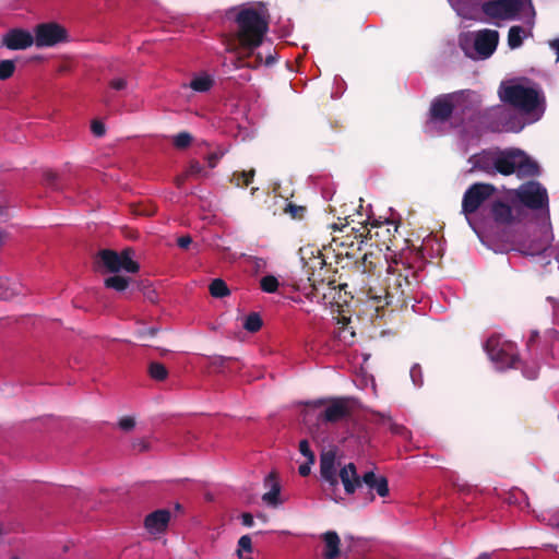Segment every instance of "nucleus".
<instances>
[{
    "instance_id": "a18cd8bd",
    "label": "nucleus",
    "mask_w": 559,
    "mask_h": 559,
    "mask_svg": "<svg viewBox=\"0 0 559 559\" xmlns=\"http://www.w3.org/2000/svg\"><path fill=\"white\" fill-rule=\"evenodd\" d=\"M382 419L384 420L385 417L382 416ZM386 420L389 421V428L392 433L404 436L407 432V429L404 426L392 423L390 417H386Z\"/></svg>"
},
{
    "instance_id": "c756f323",
    "label": "nucleus",
    "mask_w": 559,
    "mask_h": 559,
    "mask_svg": "<svg viewBox=\"0 0 559 559\" xmlns=\"http://www.w3.org/2000/svg\"><path fill=\"white\" fill-rule=\"evenodd\" d=\"M147 372L150 377L155 381H164L168 377V370L166 366L158 361L150 362Z\"/></svg>"
},
{
    "instance_id": "f8f14e48",
    "label": "nucleus",
    "mask_w": 559,
    "mask_h": 559,
    "mask_svg": "<svg viewBox=\"0 0 559 559\" xmlns=\"http://www.w3.org/2000/svg\"><path fill=\"white\" fill-rule=\"evenodd\" d=\"M35 45L52 47L67 39V29L57 23H43L35 28Z\"/></svg>"
},
{
    "instance_id": "39448f33",
    "label": "nucleus",
    "mask_w": 559,
    "mask_h": 559,
    "mask_svg": "<svg viewBox=\"0 0 559 559\" xmlns=\"http://www.w3.org/2000/svg\"><path fill=\"white\" fill-rule=\"evenodd\" d=\"M313 407L325 406L319 414L318 420L324 424H336L348 419L354 412V400L346 396L319 399L311 402Z\"/></svg>"
},
{
    "instance_id": "49530a36",
    "label": "nucleus",
    "mask_w": 559,
    "mask_h": 559,
    "mask_svg": "<svg viewBox=\"0 0 559 559\" xmlns=\"http://www.w3.org/2000/svg\"><path fill=\"white\" fill-rule=\"evenodd\" d=\"M411 378L415 385L421 386L423 385V379H421V369L419 366L415 365L411 369Z\"/></svg>"
},
{
    "instance_id": "cd10ccee",
    "label": "nucleus",
    "mask_w": 559,
    "mask_h": 559,
    "mask_svg": "<svg viewBox=\"0 0 559 559\" xmlns=\"http://www.w3.org/2000/svg\"><path fill=\"white\" fill-rule=\"evenodd\" d=\"M43 185L53 191H61L63 189L59 175L50 169H46L43 173Z\"/></svg>"
},
{
    "instance_id": "5fc2aeb1",
    "label": "nucleus",
    "mask_w": 559,
    "mask_h": 559,
    "mask_svg": "<svg viewBox=\"0 0 559 559\" xmlns=\"http://www.w3.org/2000/svg\"><path fill=\"white\" fill-rule=\"evenodd\" d=\"M543 521H546L545 516L543 518ZM547 521L550 526L559 527V509L550 514Z\"/></svg>"
},
{
    "instance_id": "3c124183",
    "label": "nucleus",
    "mask_w": 559,
    "mask_h": 559,
    "mask_svg": "<svg viewBox=\"0 0 559 559\" xmlns=\"http://www.w3.org/2000/svg\"><path fill=\"white\" fill-rule=\"evenodd\" d=\"M192 243V238L189 235L181 236L177 239V245L181 249H188Z\"/></svg>"
},
{
    "instance_id": "13d9d810",
    "label": "nucleus",
    "mask_w": 559,
    "mask_h": 559,
    "mask_svg": "<svg viewBox=\"0 0 559 559\" xmlns=\"http://www.w3.org/2000/svg\"><path fill=\"white\" fill-rule=\"evenodd\" d=\"M549 46H550L551 49L555 50V52L557 55L556 61L559 62V38H556V39L551 40L549 43Z\"/></svg>"
},
{
    "instance_id": "0e129e2a",
    "label": "nucleus",
    "mask_w": 559,
    "mask_h": 559,
    "mask_svg": "<svg viewBox=\"0 0 559 559\" xmlns=\"http://www.w3.org/2000/svg\"><path fill=\"white\" fill-rule=\"evenodd\" d=\"M390 223L386 222L385 224H382L378 221H374L372 224H371V228H377V229H383L384 226L389 225Z\"/></svg>"
},
{
    "instance_id": "c9c22d12",
    "label": "nucleus",
    "mask_w": 559,
    "mask_h": 559,
    "mask_svg": "<svg viewBox=\"0 0 559 559\" xmlns=\"http://www.w3.org/2000/svg\"><path fill=\"white\" fill-rule=\"evenodd\" d=\"M192 142V136L189 132H180L174 136L173 144L175 147L182 150L188 147Z\"/></svg>"
},
{
    "instance_id": "bb28decb",
    "label": "nucleus",
    "mask_w": 559,
    "mask_h": 559,
    "mask_svg": "<svg viewBox=\"0 0 559 559\" xmlns=\"http://www.w3.org/2000/svg\"><path fill=\"white\" fill-rule=\"evenodd\" d=\"M213 84H214L213 79L210 75L205 74L202 76L194 78L189 83V87L195 92L204 93V92L210 91L211 87L213 86Z\"/></svg>"
},
{
    "instance_id": "72a5a7b5",
    "label": "nucleus",
    "mask_w": 559,
    "mask_h": 559,
    "mask_svg": "<svg viewBox=\"0 0 559 559\" xmlns=\"http://www.w3.org/2000/svg\"><path fill=\"white\" fill-rule=\"evenodd\" d=\"M280 286L278 280L273 275L263 276L260 281V287L263 292L272 294L277 290Z\"/></svg>"
},
{
    "instance_id": "8fccbe9b",
    "label": "nucleus",
    "mask_w": 559,
    "mask_h": 559,
    "mask_svg": "<svg viewBox=\"0 0 559 559\" xmlns=\"http://www.w3.org/2000/svg\"><path fill=\"white\" fill-rule=\"evenodd\" d=\"M547 300L551 304L554 311V321L556 324H559V301L552 297H548Z\"/></svg>"
},
{
    "instance_id": "f257e3e1",
    "label": "nucleus",
    "mask_w": 559,
    "mask_h": 559,
    "mask_svg": "<svg viewBox=\"0 0 559 559\" xmlns=\"http://www.w3.org/2000/svg\"><path fill=\"white\" fill-rule=\"evenodd\" d=\"M235 13L234 22L237 25L236 38L242 49L252 53L260 47L269 31L267 20L253 8L231 9L228 15Z\"/></svg>"
},
{
    "instance_id": "20e7f679",
    "label": "nucleus",
    "mask_w": 559,
    "mask_h": 559,
    "mask_svg": "<svg viewBox=\"0 0 559 559\" xmlns=\"http://www.w3.org/2000/svg\"><path fill=\"white\" fill-rule=\"evenodd\" d=\"M340 480L347 495H354L362 484L370 490H374L382 498L389 496L390 492L386 477L377 476L372 471H368L362 476H359L354 463L345 464L340 469Z\"/></svg>"
},
{
    "instance_id": "69168bd1",
    "label": "nucleus",
    "mask_w": 559,
    "mask_h": 559,
    "mask_svg": "<svg viewBox=\"0 0 559 559\" xmlns=\"http://www.w3.org/2000/svg\"><path fill=\"white\" fill-rule=\"evenodd\" d=\"M345 221H347V218H345ZM347 226H348V222H346L345 224H342V226H341V227H338V225H337V224H333V225H332V228H333L334 230L344 231V229H345V228H347Z\"/></svg>"
},
{
    "instance_id": "37998d69",
    "label": "nucleus",
    "mask_w": 559,
    "mask_h": 559,
    "mask_svg": "<svg viewBox=\"0 0 559 559\" xmlns=\"http://www.w3.org/2000/svg\"><path fill=\"white\" fill-rule=\"evenodd\" d=\"M234 360L231 357L215 356L211 360V366L217 370L223 369L227 362Z\"/></svg>"
},
{
    "instance_id": "ea45409f",
    "label": "nucleus",
    "mask_w": 559,
    "mask_h": 559,
    "mask_svg": "<svg viewBox=\"0 0 559 559\" xmlns=\"http://www.w3.org/2000/svg\"><path fill=\"white\" fill-rule=\"evenodd\" d=\"M242 551L252 552V540L249 535H243L238 540L237 555L239 558L242 557Z\"/></svg>"
},
{
    "instance_id": "774afa93",
    "label": "nucleus",
    "mask_w": 559,
    "mask_h": 559,
    "mask_svg": "<svg viewBox=\"0 0 559 559\" xmlns=\"http://www.w3.org/2000/svg\"><path fill=\"white\" fill-rule=\"evenodd\" d=\"M476 559H491V555L488 552H483Z\"/></svg>"
},
{
    "instance_id": "864d4df0",
    "label": "nucleus",
    "mask_w": 559,
    "mask_h": 559,
    "mask_svg": "<svg viewBox=\"0 0 559 559\" xmlns=\"http://www.w3.org/2000/svg\"><path fill=\"white\" fill-rule=\"evenodd\" d=\"M313 463H309V461L300 464L299 467H298L299 475L302 476V477H307L310 474V472H311V465Z\"/></svg>"
},
{
    "instance_id": "9d476101",
    "label": "nucleus",
    "mask_w": 559,
    "mask_h": 559,
    "mask_svg": "<svg viewBox=\"0 0 559 559\" xmlns=\"http://www.w3.org/2000/svg\"><path fill=\"white\" fill-rule=\"evenodd\" d=\"M523 8L522 0H489L481 3V12L490 20H515Z\"/></svg>"
},
{
    "instance_id": "bf43d9fd",
    "label": "nucleus",
    "mask_w": 559,
    "mask_h": 559,
    "mask_svg": "<svg viewBox=\"0 0 559 559\" xmlns=\"http://www.w3.org/2000/svg\"><path fill=\"white\" fill-rule=\"evenodd\" d=\"M188 177H189V176L187 175V173H186V174H183V175H181V176H178V177L176 178V180H175L176 186H177L178 188H181V187L183 186V183H185V181L187 180V178H188Z\"/></svg>"
},
{
    "instance_id": "4d7b16f0",
    "label": "nucleus",
    "mask_w": 559,
    "mask_h": 559,
    "mask_svg": "<svg viewBox=\"0 0 559 559\" xmlns=\"http://www.w3.org/2000/svg\"><path fill=\"white\" fill-rule=\"evenodd\" d=\"M241 522L245 526L251 527L254 523L253 515L251 513L245 512L241 514Z\"/></svg>"
},
{
    "instance_id": "c03bdc74",
    "label": "nucleus",
    "mask_w": 559,
    "mask_h": 559,
    "mask_svg": "<svg viewBox=\"0 0 559 559\" xmlns=\"http://www.w3.org/2000/svg\"><path fill=\"white\" fill-rule=\"evenodd\" d=\"M93 134L97 138H102L106 133L105 124L99 120H93L91 124Z\"/></svg>"
},
{
    "instance_id": "dca6fc26",
    "label": "nucleus",
    "mask_w": 559,
    "mask_h": 559,
    "mask_svg": "<svg viewBox=\"0 0 559 559\" xmlns=\"http://www.w3.org/2000/svg\"><path fill=\"white\" fill-rule=\"evenodd\" d=\"M35 43L33 34L23 28H13L5 33L2 44L11 50H22Z\"/></svg>"
},
{
    "instance_id": "338daca9",
    "label": "nucleus",
    "mask_w": 559,
    "mask_h": 559,
    "mask_svg": "<svg viewBox=\"0 0 559 559\" xmlns=\"http://www.w3.org/2000/svg\"><path fill=\"white\" fill-rule=\"evenodd\" d=\"M526 1H527L528 7H530V10H531V21H530V23L533 24V20L535 17V10H534L532 0H526Z\"/></svg>"
},
{
    "instance_id": "09e8293b",
    "label": "nucleus",
    "mask_w": 559,
    "mask_h": 559,
    "mask_svg": "<svg viewBox=\"0 0 559 559\" xmlns=\"http://www.w3.org/2000/svg\"><path fill=\"white\" fill-rule=\"evenodd\" d=\"M222 156H223V154L218 153V152L210 153L206 157L209 167L214 168L217 165V163Z\"/></svg>"
},
{
    "instance_id": "f704fd0d",
    "label": "nucleus",
    "mask_w": 559,
    "mask_h": 559,
    "mask_svg": "<svg viewBox=\"0 0 559 559\" xmlns=\"http://www.w3.org/2000/svg\"><path fill=\"white\" fill-rule=\"evenodd\" d=\"M15 71V62L13 60H1L0 61V80L5 81L10 79Z\"/></svg>"
},
{
    "instance_id": "603ef678",
    "label": "nucleus",
    "mask_w": 559,
    "mask_h": 559,
    "mask_svg": "<svg viewBox=\"0 0 559 559\" xmlns=\"http://www.w3.org/2000/svg\"><path fill=\"white\" fill-rule=\"evenodd\" d=\"M132 447L134 450H136L139 452H144V451L148 450L150 444L146 440L141 439V440L134 441Z\"/></svg>"
},
{
    "instance_id": "1a4fd4ad",
    "label": "nucleus",
    "mask_w": 559,
    "mask_h": 559,
    "mask_svg": "<svg viewBox=\"0 0 559 559\" xmlns=\"http://www.w3.org/2000/svg\"><path fill=\"white\" fill-rule=\"evenodd\" d=\"M495 191L496 188L491 183L476 182L469 186L462 199V213L465 217L468 219L476 213Z\"/></svg>"
},
{
    "instance_id": "6ab92c4d",
    "label": "nucleus",
    "mask_w": 559,
    "mask_h": 559,
    "mask_svg": "<svg viewBox=\"0 0 559 559\" xmlns=\"http://www.w3.org/2000/svg\"><path fill=\"white\" fill-rule=\"evenodd\" d=\"M490 215L497 224L501 225H508L514 221L512 207L500 200H496L490 204Z\"/></svg>"
},
{
    "instance_id": "aec40b11",
    "label": "nucleus",
    "mask_w": 559,
    "mask_h": 559,
    "mask_svg": "<svg viewBox=\"0 0 559 559\" xmlns=\"http://www.w3.org/2000/svg\"><path fill=\"white\" fill-rule=\"evenodd\" d=\"M325 264V260L321 253L313 255L306 262L305 266L307 267L308 281L311 283V286L316 287L317 283L324 281L321 271H323Z\"/></svg>"
},
{
    "instance_id": "423d86ee",
    "label": "nucleus",
    "mask_w": 559,
    "mask_h": 559,
    "mask_svg": "<svg viewBox=\"0 0 559 559\" xmlns=\"http://www.w3.org/2000/svg\"><path fill=\"white\" fill-rule=\"evenodd\" d=\"M132 250L127 248L120 253L111 249H102L96 255V263L104 267L105 272L117 274L121 271L138 273L140 265L131 258Z\"/></svg>"
},
{
    "instance_id": "6e6d98bb",
    "label": "nucleus",
    "mask_w": 559,
    "mask_h": 559,
    "mask_svg": "<svg viewBox=\"0 0 559 559\" xmlns=\"http://www.w3.org/2000/svg\"><path fill=\"white\" fill-rule=\"evenodd\" d=\"M158 332V329L157 328H147V329H142L141 331H139V336L140 337H154Z\"/></svg>"
},
{
    "instance_id": "ddd939ff",
    "label": "nucleus",
    "mask_w": 559,
    "mask_h": 559,
    "mask_svg": "<svg viewBox=\"0 0 559 559\" xmlns=\"http://www.w3.org/2000/svg\"><path fill=\"white\" fill-rule=\"evenodd\" d=\"M457 93L442 94L436 97L430 105V118L433 121L445 122L454 110V100Z\"/></svg>"
},
{
    "instance_id": "4468645a",
    "label": "nucleus",
    "mask_w": 559,
    "mask_h": 559,
    "mask_svg": "<svg viewBox=\"0 0 559 559\" xmlns=\"http://www.w3.org/2000/svg\"><path fill=\"white\" fill-rule=\"evenodd\" d=\"M499 43V33L495 29H481L475 34L474 49L478 56L489 58L497 49Z\"/></svg>"
},
{
    "instance_id": "680f3d73",
    "label": "nucleus",
    "mask_w": 559,
    "mask_h": 559,
    "mask_svg": "<svg viewBox=\"0 0 559 559\" xmlns=\"http://www.w3.org/2000/svg\"><path fill=\"white\" fill-rule=\"evenodd\" d=\"M537 336H538V333L536 331L532 332V334H531V336H530V338L527 341V344H526L527 347H531L534 344V342L536 341Z\"/></svg>"
},
{
    "instance_id": "a19ab883",
    "label": "nucleus",
    "mask_w": 559,
    "mask_h": 559,
    "mask_svg": "<svg viewBox=\"0 0 559 559\" xmlns=\"http://www.w3.org/2000/svg\"><path fill=\"white\" fill-rule=\"evenodd\" d=\"M128 80L124 76H117L109 80L108 85L111 90L117 92L124 91L128 87Z\"/></svg>"
},
{
    "instance_id": "a211bd4d",
    "label": "nucleus",
    "mask_w": 559,
    "mask_h": 559,
    "mask_svg": "<svg viewBox=\"0 0 559 559\" xmlns=\"http://www.w3.org/2000/svg\"><path fill=\"white\" fill-rule=\"evenodd\" d=\"M264 486L270 487V491L265 492L262 496L263 502L271 507H278L281 504L280 493H281V485L277 480V475L275 472H271L264 479Z\"/></svg>"
},
{
    "instance_id": "2eb2a0df",
    "label": "nucleus",
    "mask_w": 559,
    "mask_h": 559,
    "mask_svg": "<svg viewBox=\"0 0 559 559\" xmlns=\"http://www.w3.org/2000/svg\"><path fill=\"white\" fill-rule=\"evenodd\" d=\"M320 474L324 481L335 490L338 486L340 473L336 471V454L334 451H324L320 455Z\"/></svg>"
},
{
    "instance_id": "412c9836",
    "label": "nucleus",
    "mask_w": 559,
    "mask_h": 559,
    "mask_svg": "<svg viewBox=\"0 0 559 559\" xmlns=\"http://www.w3.org/2000/svg\"><path fill=\"white\" fill-rule=\"evenodd\" d=\"M503 349L499 358H495L492 361L499 364L501 368H519L520 357L516 353L515 344L508 341L503 345Z\"/></svg>"
},
{
    "instance_id": "a878e982",
    "label": "nucleus",
    "mask_w": 559,
    "mask_h": 559,
    "mask_svg": "<svg viewBox=\"0 0 559 559\" xmlns=\"http://www.w3.org/2000/svg\"><path fill=\"white\" fill-rule=\"evenodd\" d=\"M209 290L214 298H224L230 295V290L222 278H215L211 282Z\"/></svg>"
},
{
    "instance_id": "79ce46f5",
    "label": "nucleus",
    "mask_w": 559,
    "mask_h": 559,
    "mask_svg": "<svg viewBox=\"0 0 559 559\" xmlns=\"http://www.w3.org/2000/svg\"><path fill=\"white\" fill-rule=\"evenodd\" d=\"M188 176L201 177L205 176L204 167L198 160H191L186 171Z\"/></svg>"
},
{
    "instance_id": "f3484780",
    "label": "nucleus",
    "mask_w": 559,
    "mask_h": 559,
    "mask_svg": "<svg viewBox=\"0 0 559 559\" xmlns=\"http://www.w3.org/2000/svg\"><path fill=\"white\" fill-rule=\"evenodd\" d=\"M170 521V511L167 509L156 510L145 516L144 526L152 534H159L166 531Z\"/></svg>"
},
{
    "instance_id": "4c0bfd02",
    "label": "nucleus",
    "mask_w": 559,
    "mask_h": 559,
    "mask_svg": "<svg viewBox=\"0 0 559 559\" xmlns=\"http://www.w3.org/2000/svg\"><path fill=\"white\" fill-rule=\"evenodd\" d=\"M522 368L523 376L530 380H535L538 377L539 367L534 362L532 365L522 364L520 361L519 368Z\"/></svg>"
},
{
    "instance_id": "e433bc0d",
    "label": "nucleus",
    "mask_w": 559,
    "mask_h": 559,
    "mask_svg": "<svg viewBox=\"0 0 559 559\" xmlns=\"http://www.w3.org/2000/svg\"><path fill=\"white\" fill-rule=\"evenodd\" d=\"M306 212H307V209L305 206L296 205L293 203H288L285 207V213L289 214L290 217L294 219L304 218Z\"/></svg>"
},
{
    "instance_id": "e2e57ef3",
    "label": "nucleus",
    "mask_w": 559,
    "mask_h": 559,
    "mask_svg": "<svg viewBox=\"0 0 559 559\" xmlns=\"http://www.w3.org/2000/svg\"><path fill=\"white\" fill-rule=\"evenodd\" d=\"M275 61V55L270 52L266 58H265V64L270 66V64H273Z\"/></svg>"
},
{
    "instance_id": "f03ea898",
    "label": "nucleus",
    "mask_w": 559,
    "mask_h": 559,
    "mask_svg": "<svg viewBox=\"0 0 559 559\" xmlns=\"http://www.w3.org/2000/svg\"><path fill=\"white\" fill-rule=\"evenodd\" d=\"M414 282H416V274L413 269L404 264L400 266L395 263V265H389L388 267L383 295H379L370 287L367 290V296L369 299L376 301L377 309H379L382 299L385 300V305H391L394 301L403 302L404 297L412 289Z\"/></svg>"
},
{
    "instance_id": "9b49d317",
    "label": "nucleus",
    "mask_w": 559,
    "mask_h": 559,
    "mask_svg": "<svg viewBox=\"0 0 559 559\" xmlns=\"http://www.w3.org/2000/svg\"><path fill=\"white\" fill-rule=\"evenodd\" d=\"M516 197L522 204L532 210H540L548 204L547 190L536 181L522 185L516 190Z\"/></svg>"
},
{
    "instance_id": "6e6552de",
    "label": "nucleus",
    "mask_w": 559,
    "mask_h": 559,
    "mask_svg": "<svg viewBox=\"0 0 559 559\" xmlns=\"http://www.w3.org/2000/svg\"><path fill=\"white\" fill-rule=\"evenodd\" d=\"M376 237L380 236V231L374 233ZM372 238L371 229L367 226H361L358 229L350 228V233L343 235L342 237H333L332 245L334 250H337L340 255L347 258H355L356 253L361 251L362 245L366 238Z\"/></svg>"
},
{
    "instance_id": "c85d7f7f",
    "label": "nucleus",
    "mask_w": 559,
    "mask_h": 559,
    "mask_svg": "<svg viewBox=\"0 0 559 559\" xmlns=\"http://www.w3.org/2000/svg\"><path fill=\"white\" fill-rule=\"evenodd\" d=\"M524 29L522 26H511L508 33V45L511 49H516L523 45Z\"/></svg>"
},
{
    "instance_id": "052dcab7",
    "label": "nucleus",
    "mask_w": 559,
    "mask_h": 559,
    "mask_svg": "<svg viewBox=\"0 0 559 559\" xmlns=\"http://www.w3.org/2000/svg\"><path fill=\"white\" fill-rule=\"evenodd\" d=\"M460 47L464 50L466 56L471 57V53L468 52V40L467 39H460Z\"/></svg>"
},
{
    "instance_id": "b1692460",
    "label": "nucleus",
    "mask_w": 559,
    "mask_h": 559,
    "mask_svg": "<svg viewBox=\"0 0 559 559\" xmlns=\"http://www.w3.org/2000/svg\"><path fill=\"white\" fill-rule=\"evenodd\" d=\"M507 342L508 341H503L498 335H491L488 337L484 345V348L491 360H493L495 358H499L500 353L504 350L503 345Z\"/></svg>"
},
{
    "instance_id": "5701e85b",
    "label": "nucleus",
    "mask_w": 559,
    "mask_h": 559,
    "mask_svg": "<svg viewBox=\"0 0 559 559\" xmlns=\"http://www.w3.org/2000/svg\"><path fill=\"white\" fill-rule=\"evenodd\" d=\"M496 155L492 154H480L474 156V167L483 170L488 175L496 174Z\"/></svg>"
},
{
    "instance_id": "0eeeda50",
    "label": "nucleus",
    "mask_w": 559,
    "mask_h": 559,
    "mask_svg": "<svg viewBox=\"0 0 559 559\" xmlns=\"http://www.w3.org/2000/svg\"><path fill=\"white\" fill-rule=\"evenodd\" d=\"M501 99L521 109L524 112H533L539 105V94L533 87H526L521 84L507 86L500 94Z\"/></svg>"
},
{
    "instance_id": "7ed1b4c3",
    "label": "nucleus",
    "mask_w": 559,
    "mask_h": 559,
    "mask_svg": "<svg viewBox=\"0 0 559 559\" xmlns=\"http://www.w3.org/2000/svg\"><path fill=\"white\" fill-rule=\"evenodd\" d=\"M496 173L510 176L516 173L519 178L539 175V166L520 148H508L496 154Z\"/></svg>"
},
{
    "instance_id": "2f4dec72",
    "label": "nucleus",
    "mask_w": 559,
    "mask_h": 559,
    "mask_svg": "<svg viewBox=\"0 0 559 559\" xmlns=\"http://www.w3.org/2000/svg\"><path fill=\"white\" fill-rule=\"evenodd\" d=\"M263 321L259 313L251 312L243 322V329L248 332L255 333L262 328Z\"/></svg>"
},
{
    "instance_id": "de8ad7c7",
    "label": "nucleus",
    "mask_w": 559,
    "mask_h": 559,
    "mask_svg": "<svg viewBox=\"0 0 559 559\" xmlns=\"http://www.w3.org/2000/svg\"><path fill=\"white\" fill-rule=\"evenodd\" d=\"M134 426H135V420H134V418H132L130 416L122 417L119 420V427L122 430L129 431V430L133 429Z\"/></svg>"
},
{
    "instance_id": "393cba45",
    "label": "nucleus",
    "mask_w": 559,
    "mask_h": 559,
    "mask_svg": "<svg viewBox=\"0 0 559 559\" xmlns=\"http://www.w3.org/2000/svg\"><path fill=\"white\" fill-rule=\"evenodd\" d=\"M129 284L130 278L118 275V273L105 278L104 281L105 287L114 289L116 292H124L129 287Z\"/></svg>"
},
{
    "instance_id": "58836bf2",
    "label": "nucleus",
    "mask_w": 559,
    "mask_h": 559,
    "mask_svg": "<svg viewBox=\"0 0 559 559\" xmlns=\"http://www.w3.org/2000/svg\"><path fill=\"white\" fill-rule=\"evenodd\" d=\"M299 452L309 461V463L316 462V455L313 451L310 449L309 441L307 439H302L299 441Z\"/></svg>"
},
{
    "instance_id": "473e14b6",
    "label": "nucleus",
    "mask_w": 559,
    "mask_h": 559,
    "mask_svg": "<svg viewBox=\"0 0 559 559\" xmlns=\"http://www.w3.org/2000/svg\"><path fill=\"white\" fill-rule=\"evenodd\" d=\"M17 295V289L8 278L0 277V299H11Z\"/></svg>"
},
{
    "instance_id": "4be33fe9",
    "label": "nucleus",
    "mask_w": 559,
    "mask_h": 559,
    "mask_svg": "<svg viewBox=\"0 0 559 559\" xmlns=\"http://www.w3.org/2000/svg\"><path fill=\"white\" fill-rule=\"evenodd\" d=\"M322 539L325 544V550L323 554L324 558L325 559L337 558L341 554V550H340L341 539H340V536L337 535V533L334 531L325 532L322 535Z\"/></svg>"
},
{
    "instance_id": "7c9ffc66",
    "label": "nucleus",
    "mask_w": 559,
    "mask_h": 559,
    "mask_svg": "<svg viewBox=\"0 0 559 559\" xmlns=\"http://www.w3.org/2000/svg\"><path fill=\"white\" fill-rule=\"evenodd\" d=\"M254 174V169L235 171L230 181L237 187H248L252 182Z\"/></svg>"
}]
</instances>
